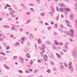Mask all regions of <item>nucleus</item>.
<instances>
[{
  "mask_svg": "<svg viewBox=\"0 0 77 77\" xmlns=\"http://www.w3.org/2000/svg\"><path fill=\"white\" fill-rule=\"evenodd\" d=\"M70 33L71 34L69 33V31H64V33L65 34H66L67 35H70L71 36H73V35L74 34V30L72 29H71L69 30Z\"/></svg>",
  "mask_w": 77,
  "mask_h": 77,
  "instance_id": "obj_1",
  "label": "nucleus"
},
{
  "mask_svg": "<svg viewBox=\"0 0 77 77\" xmlns=\"http://www.w3.org/2000/svg\"><path fill=\"white\" fill-rule=\"evenodd\" d=\"M73 56H74L75 58H77V51H75L73 52L72 54Z\"/></svg>",
  "mask_w": 77,
  "mask_h": 77,
  "instance_id": "obj_2",
  "label": "nucleus"
},
{
  "mask_svg": "<svg viewBox=\"0 0 77 77\" xmlns=\"http://www.w3.org/2000/svg\"><path fill=\"white\" fill-rule=\"evenodd\" d=\"M65 11H66V12H70V11H71V10L68 8H65Z\"/></svg>",
  "mask_w": 77,
  "mask_h": 77,
  "instance_id": "obj_3",
  "label": "nucleus"
},
{
  "mask_svg": "<svg viewBox=\"0 0 77 77\" xmlns=\"http://www.w3.org/2000/svg\"><path fill=\"white\" fill-rule=\"evenodd\" d=\"M51 8V12H52V13H53L54 12V8H53V7L52 6H51L50 7Z\"/></svg>",
  "mask_w": 77,
  "mask_h": 77,
  "instance_id": "obj_4",
  "label": "nucleus"
},
{
  "mask_svg": "<svg viewBox=\"0 0 77 77\" xmlns=\"http://www.w3.org/2000/svg\"><path fill=\"white\" fill-rule=\"evenodd\" d=\"M59 6H61V7H65V5L63 4V3L61 4H59Z\"/></svg>",
  "mask_w": 77,
  "mask_h": 77,
  "instance_id": "obj_5",
  "label": "nucleus"
},
{
  "mask_svg": "<svg viewBox=\"0 0 77 77\" xmlns=\"http://www.w3.org/2000/svg\"><path fill=\"white\" fill-rule=\"evenodd\" d=\"M41 48H44V49H45V46L44 45V44H42L41 45Z\"/></svg>",
  "mask_w": 77,
  "mask_h": 77,
  "instance_id": "obj_6",
  "label": "nucleus"
},
{
  "mask_svg": "<svg viewBox=\"0 0 77 77\" xmlns=\"http://www.w3.org/2000/svg\"><path fill=\"white\" fill-rule=\"evenodd\" d=\"M4 67L6 69H9V67H8V66L7 65L4 64Z\"/></svg>",
  "mask_w": 77,
  "mask_h": 77,
  "instance_id": "obj_7",
  "label": "nucleus"
},
{
  "mask_svg": "<svg viewBox=\"0 0 77 77\" xmlns=\"http://www.w3.org/2000/svg\"><path fill=\"white\" fill-rule=\"evenodd\" d=\"M44 59H45V61H47V60L45 59H47V55H44Z\"/></svg>",
  "mask_w": 77,
  "mask_h": 77,
  "instance_id": "obj_8",
  "label": "nucleus"
},
{
  "mask_svg": "<svg viewBox=\"0 0 77 77\" xmlns=\"http://www.w3.org/2000/svg\"><path fill=\"white\" fill-rule=\"evenodd\" d=\"M45 43L48 45H51V43L48 40H47L45 41Z\"/></svg>",
  "mask_w": 77,
  "mask_h": 77,
  "instance_id": "obj_9",
  "label": "nucleus"
},
{
  "mask_svg": "<svg viewBox=\"0 0 77 77\" xmlns=\"http://www.w3.org/2000/svg\"><path fill=\"white\" fill-rule=\"evenodd\" d=\"M29 56H30V54H29L27 53L26 54V57H27V58H30V57Z\"/></svg>",
  "mask_w": 77,
  "mask_h": 77,
  "instance_id": "obj_10",
  "label": "nucleus"
},
{
  "mask_svg": "<svg viewBox=\"0 0 77 77\" xmlns=\"http://www.w3.org/2000/svg\"><path fill=\"white\" fill-rule=\"evenodd\" d=\"M56 55L58 58H60V54H59L57 53H56Z\"/></svg>",
  "mask_w": 77,
  "mask_h": 77,
  "instance_id": "obj_11",
  "label": "nucleus"
},
{
  "mask_svg": "<svg viewBox=\"0 0 77 77\" xmlns=\"http://www.w3.org/2000/svg\"><path fill=\"white\" fill-rule=\"evenodd\" d=\"M69 17L70 20H72L73 19V17H72V15L70 14Z\"/></svg>",
  "mask_w": 77,
  "mask_h": 77,
  "instance_id": "obj_12",
  "label": "nucleus"
},
{
  "mask_svg": "<svg viewBox=\"0 0 77 77\" xmlns=\"http://www.w3.org/2000/svg\"><path fill=\"white\" fill-rule=\"evenodd\" d=\"M48 13L51 16H53V12H49Z\"/></svg>",
  "mask_w": 77,
  "mask_h": 77,
  "instance_id": "obj_13",
  "label": "nucleus"
},
{
  "mask_svg": "<svg viewBox=\"0 0 77 77\" xmlns=\"http://www.w3.org/2000/svg\"><path fill=\"white\" fill-rule=\"evenodd\" d=\"M69 68L72 71H73V68H72V66H69Z\"/></svg>",
  "mask_w": 77,
  "mask_h": 77,
  "instance_id": "obj_14",
  "label": "nucleus"
},
{
  "mask_svg": "<svg viewBox=\"0 0 77 77\" xmlns=\"http://www.w3.org/2000/svg\"><path fill=\"white\" fill-rule=\"evenodd\" d=\"M0 54L2 55H3V56H6V54L2 52H0Z\"/></svg>",
  "mask_w": 77,
  "mask_h": 77,
  "instance_id": "obj_15",
  "label": "nucleus"
},
{
  "mask_svg": "<svg viewBox=\"0 0 77 77\" xmlns=\"http://www.w3.org/2000/svg\"><path fill=\"white\" fill-rule=\"evenodd\" d=\"M33 35L32 34H31V35L29 37V39H32L33 37Z\"/></svg>",
  "mask_w": 77,
  "mask_h": 77,
  "instance_id": "obj_16",
  "label": "nucleus"
},
{
  "mask_svg": "<svg viewBox=\"0 0 77 77\" xmlns=\"http://www.w3.org/2000/svg\"><path fill=\"white\" fill-rule=\"evenodd\" d=\"M3 27L5 28H9V27H10V26L6 25H4Z\"/></svg>",
  "mask_w": 77,
  "mask_h": 77,
  "instance_id": "obj_17",
  "label": "nucleus"
},
{
  "mask_svg": "<svg viewBox=\"0 0 77 77\" xmlns=\"http://www.w3.org/2000/svg\"><path fill=\"white\" fill-rule=\"evenodd\" d=\"M30 21V20L29 19L27 20V22L25 23V24H28L29 22Z\"/></svg>",
  "mask_w": 77,
  "mask_h": 77,
  "instance_id": "obj_18",
  "label": "nucleus"
},
{
  "mask_svg": "<svg viewBox=\"0 0 77 77\" xmlns=\"http://www.w3.org/2000/svg\"><path fill=\"white\" fill-rule=\"evenodd\" d=\"M59 11H60V12H63V8H60L59 9Z\"/></svg>",
  "mask_w": 77,
  "mask_h": 77,
  "instance_id": "obj_19",
  "label": "nucleus"
},
{
  "mask_svg": "<svg viewBox=\"0 0 77 77\" xmlns=\"http://www.w3.org/2000/svg\"><path fill=\"white\" fill-rule=\"evenodd\" d=\"M54 27L55 29H57V23H55L54 25Z\"/></svg>",
  "mask_w": 77,
  "mask_h": 77,
  "instance_id": "obj_20",
  "label": "nucleus"
},
{
  "mask_svg": "<svg viewBox=\"0 0 77 77\" xmlns=\"http://www.w3.org/2000/svg\"><path fill=\"white\" fill-rule=\"evenodd\" d=\"M54 43L56 45H57L58 44H59V43L56 41H54Z\"/></svg>",
  "mask_w": 77,
  "mask_h": 77,
  "instance_id": "obj_21",
  "label": "nucleus"
},
{
  "mask_svg": "<svg viewBox=\"0 0 77 77\" xmlns=\"http://www.w3.org/2000/svg\"><path fill=\"white\" fill-rule=\"evenodd\" d=\"M64 49H68V48L67 47V46L66 45H65L64 47L63 48Z\"/></svg>",
  "mask_w": 77,
  "mask_h": 77,
  "instance_id": "obj_22",
  "label": "nucleus"
},
{
  "mask_svg": "<svg viewBox=\"0 0 77 77\" xmlns=\"http://www.w3.org/2000/svg\"><path fill=\"white\" fill-rule=\"evenodd\" d=\"M47 29H48V30H50V29H51V26H49L47 27Z\"/></svg>",
  "mask_w": 77,
  "mask_h": 77,
  "instance_id": "obj_23",
  "label": "nucleus"
},
{
  "mask_svg": "<svg viewBox=\"0 0 77 77\" xmlns=\"http://www.w3.org/2000/svg\"><path fill=\"white\" fill-rule=\"evenodd\" d=\"M29 51V49L27 48V49H26L25 50V51H24V52H25V53H27L28 51Z\"/></svg>",
  "mask_w": 77,
  "mask_h": 77,
  "instance_id": "obj_24",
  "label": "nucleus"
},
{
  "mask_svg": "<svg viewBox=\"0 0 77 77\" xmlns=\"http://www.w3.org/2000/svg\"><path fill=\"white\" fill-rule=\"evenodd\" d=\"M38 43L39 44H41V41L40 39L38 40Z\"/></svg>",
  "mask_w": 77,
  "mask_h": 77,
  "instance_id": "obj_25",
  "label": "nucleus"
},
{
  "mask_svg": "<svg viewBox=\"0 0 77 77\" xmlns=\"http://www.w3.org/2000/svg\"><path fill=\"white\" fill-rule=\"evenodd\" d=\"M14 11H12L10 12V14H14Z\"/></svg>",
  "mask_w": 77,
  "mask_h": 77,
  "instance_id": "obj_26",
  "label": "nucleus"
},
{
  "mask_svg": "<svg viewBox=\"0 0 77 77\" xmlns=\"http://www.w3.org/2000/svg\"><path fill=\"white\" fill-rule=\"evenodd\" d=\"M30 9L31 10V11H32V12H35V10H34L33 9V8H30Z\"/></svg>",
  "mask_w": 77,
  "mask_h": 77,
  "instance_id": "obj_27",
  "label": "nucleus"
},
{
  "mask_svg": "<svg viewBox=\"0 0 77 77\" xmlns=\"http://www.w3.org/2000/svg\"><path fill=\"white\" fill-rule=\"evenodd\" d=\"M60 27L61 28V29H63V25L62 24H60Z\"/></svg>",
  "mask_w": 77,
  "mask_h": 77,
  "instance_id": "obj_28",
  "label": "nucleus"
},
{
  "mask_svg": "<svg viewBox=\"0 0 77 77\" xmlns=\"http://www.w3.org/2000/svg\"><path fill=\"white\" fill-rule=\"evenodd\" d=\"M58 44L60 45H63V43L62 42H60L58 43Z\"/></svg>",
  "mask_w": 77,
  "mask_h": 77,
  "instance_id": "obj_29",
  "label": "nucleus"
},
{
  "mask_svg": "<svg viewBox=\"0 0 77 77\" xmlns=\"http://www.w3.org/2000/svg\"><path fill=\"white\" fill-rule=\"evenodd\" d=\"M15 44L17 45H20V43H18V42H15Z\"/></svg>",
  "mask_w": 77,
  "mask_h": 77,
  "instance_id": "obj_30",
  "label": "nucleus"
},
{
  "mask_svg": "<svg viewBox=\"0 0 77 77\" xmlns=\"http://www.w3.org/2000/svg\"><path fill=\"white\" fill-rule=\"evenodd\" d=\"M68 64H69V66H71V65L72 63L71 62H69V63Z\"/></svg>",
  "mask_w": 77,
  "mask_h": 77,
  "instance_id": "obj_31",
  "label": "nucleus"
},
{
  "mask_svg": "<svg viewBox=\"0 0 77 77\" xmlns=\"http://www.w3.org/2000/svg\"><path fill=\"white\" fill-rule=\"evenodd\" d=\"M60 54L61 56H62V55H63V52H62V51H60Z\"/></svg>",
  "mask_w": 77,
  "mask_h": 77,
  "instance_id": "obj_32",
  "label": "nucleus"
},
{
  "mask_svg": "<svg viewBox=\"0 0 77 77\" xmlns=\"http://www.w3.org/2000/svg\"><path fill=\"white\" fill-rule=\"evenodd\" d=\"M7 59H8V58H7V57H4L3 58V60H7Z\"/></svg>",
  "mask_w": 77,
  "mask_h": 77,
  "instance_id": "obj_33",
  "label": "nucleus"
},
{
  "mask_svg": "<svg viewBox=\"0 0 77 77\" xmlns=\"http://www.w3.org/2000/svg\"><path fill=\"white\" fill-rule=\"evenodd\" d=\"M6 48L7 49V50H9V49H10V47H9V46H8L6 47Z\"/></svg>",
  "mask_w": 77,
  "mask_h": 77,
  "instance_id": "obj_34",
  "label": "nucleus"
},
{
  "mask_svg": "<svg viewBox=\"0 0 77 77\" xmlns=\"http://www.w3.org/2000/svg\"><path fill=\"white\" fill-rule=\"evenodd\" d=\"M59 16H57L56 17V20H59Z\"/></svg>",
  "mask_w": 77,
  "mask_h": 77,
  "instance_id": "obj_35",
  "label": "nucleus"
},
{
  "mask_svg": "<svg viewBox=\"0 0 77 77\" xmlns=\"http://www.w3.org/2000/svg\"><path fill=\"white\" fill-rule=\"evenodd\" d=\"M4 45L5 47H7V44H6V42H4Z\"/></svg>",
  "mask_w": 77,
  "mask_h": 77,
  "instance_id": "obj_36",
  "label": "nucleus"
},
{
  "mask_svg": "<svg viewBox=\"0 0 77 77\" xmlns=\"http://www.w3.org/2000/svg\"><path fill=\"white\" fill-rule=\"evenodd\" d=\"M66 23H68V24H69L70 23V22L66 20Z\"/></svg>",
  "mask_w": 77,
  "mask_h": 77,
  "instance_id": "obj_37",
  "label": "nucleus"
},
{
  "mask_svg": "<svg viewBox=\"0 0 77 77\" xmlns=\"http://www.w3.org/2000/svg\"><path fill=\"white\" fill-rule=\"evenodd\" d=\"M44 15H45V14L44 13H42L41 14V16H42V17H43Z\"/></svg>",
  "mask_w": 77,
  "mask_h": 77,
  "instance_id": "obj_38",
  "label": "nucleus"
},
{
  "mask_svg": "<svg viewBox=\"0 0 77 77\" xmlns=\"http://www.w3.org/2000/svg\"><path fill=\"white\" fill-rule=\"evenodd\" d=\"M47 72H48V73H50V70L48 69V70H47Z\"/></svg>",
  "mask_w": 77,
  "mask_h": 77,
  "instance_id": "obj_39",
  "label": "nucleus"
},
{
  "mask_svg": "<svg viewBox=\"0 0 77 77\" xmlns=\"http://www.w3.org/2000/svg\"><path fill=\"white\" fill-rule=\"evenodd\" d=\"M33 63V61L32 60H31L30 62V65H32Z\"/></svg>",
  "mask_w": 77,
  "mask_h": 77,
  "instance_id": "obj_40",
  "label": "nucleus"
},
{
  "mask_svg": "<svg viewBox=\"0 0 77 77\" xmlns=\"http://www.w3.org/2000/svg\"><path fill=\"white\" fill-rule=\"evenodd\" d=\"M36 1H37L38 3H41V1H40V0H36Z\"/></svg>",
  "mask_w": 77,
  "mask_h": 77,
  "instance_id": "obj_41",
  "label": "nucleus"
},
{
  "mask_svg": "<svg viewBox=\"0 0 77 77\" xmlns=\"http://www.w3.org/2000/svg\"><path fill=\"white\" fill-rule=\"evenodd\" d=\"M23 8L25 10L27 9V8L26 7L25 5V6L23 7Z\"/></svg>",
  "mask_w": 77,
  "mask_h": 77,
  "instance_id": "obj_42",
  "label": "nucleus"
},
{
  "mask_svg": "<svg viewBox=\"0 0 77 77\" xmlns=\"http://www.w3.org/2000/svg\"><path fill=\"white\" fill-rule=\"evenodd\" d=\"M26 15H30V12H27L26 13Z\"/></svg>",
  "mask_w": 77,
  "mask_h": 77,
  "instance_id": "obj_43",
  "label": "nucleus"
},
{
  "mask_svg": "<svg viewBox=\"0 0 77 77\" xmlns=\"http://www.w3.org/2000/svg\"><path fill=\"white\" fill-rule=\"evenodd\" d=\"M19 72H20V73H23V71L21 70H19Z\"/></svg>",
  "mask_w": 77,
  "mask_h": 77,
  "instance_id": "obj_44",
  "label": "nucleus"
},
{
  "mask_svg": "<svg viewBox=\"0 0 77 77\" xmlns=\"http://www.w3.org/2000/svg\"><path fill=\"white\" fill-rule=\"evenodd\" d=\"M11 30H14V27H12L11 28Z\"/></svg>",
  "mask_w": 77,
  "mask_h": 77,
  "instance_id": "obj_45",
  "label": "nucleus"
},
{
  "mask_svg": "<svg viewBox=\"0 0 77 77\" xmlns=\"http://www.w3.org/2000/svg\"><path fill=\"white\" fill-rule=\"evenodd\" d=\"M37 71H38V70H37V69L35 70L34 71V73H36V72H37Z\"/></svg>",
  "mask_w": 77,
  "mask_h": 77,
  "instance_id": "obj_46",
  "label": "nucleus"
},
{
  "mask_svg": "<svg viewBox=\"0 0 77 77\" xmlns=\"http://www.w3.org/2000/svg\"><path fill=\"white\" fill-rule=\"evenodd\" d=\"M11 15L12 17H14V18L15 17V16L13 14H11Z\"/></svg>",
  "mask_w": 77,
  "mask_h": 77,
  "instance_id": "obj_47",
  "label": "nucleus"
},
{
  "mask_svg": "<svg viewBox=\"0 0 77 77\" xmlns=\"http://www.w3.org/2000/svg\"><path fill=\"white\" fill-rule=\"evenodd\" d=\"M56 9L57 11H59V7H58V6L56 7Z\"/></svg>",
  "mask_w": 77,
  "mask_h": 77,
  "instance_id": "obj_48",
  "label": "nucleus"
},
{
  "mask_svg": "<svg viewBox=\"0 0 77 77\" xmlns=\"http://www.w3.org/2000/svg\"><path fill=\"white\" fill-rule=\"evenodd\" d=\"M51 24H52V25H53V24H54V22H53V21L51 22Z\"/></svg>",
  "mask_w": 77,
  "mask_h": 77,
  "instance_id": "obj_49",
  "label": "nucleus"
},
{
  "mask_svg": "<svg viewBox=\"0 0 77 77\" xmlns=\"http://www.w3.org/2000/svg\"><path fill=\"white\" fill-rule=\"evenodd\" d=\"M10 37H11L12 38H14V35H13L12 34L11 35Z\"/></svg>",
  "mask_w": 77,
  "mask_h": 77,
  "instance_id": "obj_50",
  "label": "nucleus"
},
{
  "mask_svg": "<svg viewBox=\"0 0 77 77\" xmlns=\"http://www.w3.org/2000/svg\"><path fill=\"white\" fill-rule=\"evenodd\" d=\"M67 26H68V27H71V26L69 25V24H67Z\"/></svg>",
  "mask_w": 77,
  "mask_h": 77,
  "instance_id": "obj_51",
  "label": "nucleus"
},
{
  "mask_svg": "<svg viewBox=\"0 0 77 77\" xmlns=\"http://www.w3.org/2000/svg\"><path fill=\"white\" fill-rule=\"evenodd\" d=\"M0 41H3V38H0Z\"/></svg>",
  "mask_w": 77,
  "mask_h": 77,
  "instance_id": "obj_52",
  "label": "nucleus"
},
{
  "mask_svg": "<svg viewBox=\"0 0 77 77\" xmlns=\"http://www.w3.org/2000/svg\"><path fill=\"white\" fill-rule=\"evenodd\" d=\"M21 5L23 7H24V6H25V5H24V4H23L21 3Z\"/></svg>",
  "mask_w": 77,
  "mask_h": 77,
  "instance_id": "obj_53",
  "label": "nucleus"
},
{
  "mask_svg": "<svg viewBox=\"0 0 77 77\" xmlns=\"http://www.w3.org/2000/svg\"><path fill=\"white\" fill-rule=\"evenodd\" d=\"M45 25H46V26H48V23L46 22L45 23Z\"/></svg>",
  "mask_w": 77,
  "mask_h": 77,
  "instance_id": "obj_54",
  "label": "nucleus"
},
{
  "mask_svg": "<svg viewBox=\"0 0 77 77\" xmlns=\"http://www.w3.org/2000/svg\"><path fill=\"white\" fill-rule=\"evenodd\" d=\"M54 35H57V33L56 32H54Z\"/></svg>",
  "mask_w": 77,
  "mask_h": 77,
  "instance_id": "obj_55",
  "label": "nucleus"
},
{
  "mask_svg": "<svg viewBox=\"0 0 77 77\" xmlns=\"http://www.w3.org/2000/svg\"><path fill=\"white\" fill-rule=\"evenodd\" d=\"M26 72L27 74H29V71H28V70H26Z\"/></svg>",
  "mask_w": 77,
  "mask_h": 77,
  "instance_id": "obj_56",
  "label": "nucleus"
},
{
  "mask_svg": "<svg viewBox=\"0 0 77 77\" xmlns=\"http://www.w3.org/2000/svg\"><path fill=\"white\" fill-rule=\"evenodd\" d=\"M19 30L21 32H23V29H21V28Z\"/></svg>",
  "mask_w": 77,
  "mask_h": 77,
  "instance_id": "obj_57",
  "label": "nucleus"
},
{
  "mask_svg": "<svg viewBox=\"0 0 77 77\" xmlns=\"http://www.w3.org/2000/svg\"><path fill=\"white\" fill-rule=\"evenodd\" d=\"M29 71H30L31 72H32L33 71V70L31 69H29Z\"/></svg>",
  "mask_w": 77,
  "mask_h": 77,
  "instance_id": "obj_58",
  "label": "nucleus"
},
{
  "mask_svg": "<svg viewBox=\"0 0 77 77\" xmlns=\"http://www.w3.org/2000/svg\"><path fill=\"white\" fill-rule=\"evenodd\" d=\"M63 65H61V66H60V68H61V69H63Z\"/></svg>",
  "mask_w": 77,
  "mask_h": 77,
  "instance_id": "obj_59",
  "label": "nucleus"
},
{
  "mask_svg": "<svg viewBox=\"0 0 77 77\" xmlns=\"http://www.w3.org/2000/svg\"><path fill=\"white\" fill-rule=\"evenodd\" d=\"M63 51L64 52H66V51H67V50H66V49H63Z\"/></svg>",
  "mask_w": 77,
  "mask_h": 77,
  "instance_id": "obj_60",
  "label": "nucleus"
},
{
  "mask_svg": "<svg viewBox=\"0 0 77 77\" xmlns=\"http://www.w3.org/2000/svg\"><path fill=\"white\" fill-rule=\"evenodd\" d=\"M37 62H39V63H41V60H37Z\"/></svg>",
  "mask_w": 77,
  "mask_h": 77,
  "instance_id": "obj_61",
  "label": "nucleus"
},
{
  "mask_svg": "<svg viewBox=\"0 0 77 77\" xmlns=\"http://www.w3.org/2000/svg\"><path fill=\"white\" fill-rule=\"evenodd\" d=\"M40 23L41 24H43V22L42 20H41L40 21Z\"/></svg>",
  "mask_w": 77,
  "mask_h": 77,
  "instance_id": "obj_62",
  "label": "nucleus"
},
{
  "mask_svg": "<svg viewBox=\"0 0 77 77\" xmlns=\"http://www.w3.org/2000/svg\"><path fill=\"white\" fill-rule=\"evenodd\" d=\"M61 18H63V15L62 14L61 15Z\"/></svg>",
  "mask_w": 77,
  "mask_h": 77,
  "instance_id": "obj_63",
  "label": "nucleus"
},
{
  "mask_svg": "<svg viewBox=\"0 0 77 77\" xmlns=\"http://www.w3.org/2000/svg\"><path fill=\"white\" fill-rule=\"evenodd\" d=\"M33 75H29V77H33Z\"/></svg>",
  "mask_w": 77,
  "mask_h": 77,
  "instance_id": "obj_64",
  "label": "nucleus"
}]
</instances>
